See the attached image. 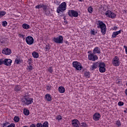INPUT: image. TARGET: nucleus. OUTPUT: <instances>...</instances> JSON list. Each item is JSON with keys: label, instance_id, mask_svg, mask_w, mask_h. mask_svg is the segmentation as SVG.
Instances as JSON below:
<instances>
[{"label": "nucleus", "instance_id": "6", "mask_svg": "<svg viewBox=\"0 0 127 127\" xmlns=\"http://www.w3.org/2000/svg\"><path fill=\"white\" fill-rule=\"evenodd\" d=\"M53 41L55 42V43H58L59 44L63 43V36H59V37L57 38H54Z\"/></svg>", "mask_w": 127, "mask_h": 127}, {"label": "nucleus", "instance_id": "7", "mask_svg": "<svg viewBox=\"0 0 127 127\" xmlns=\"http://www.w3.org/2000/svg\"><path fill=\"white\" fill-rule=\"evenodd\" d=\"M112 64L114 66H120V59L118 56H115L112 60Z\"/></svg>", "mask_w": 127, "mask_h": 127}, {"label": "nucleus", "instance_id": "54", "mask_svg": "<svg viewBox=\"0 0 127 127\" xmlns=\"http://www.w3.org/2000/svg\"><path fill=\"white\" fill-rule=\"evenodd\" d=\"M118 29V27L117 26H114L113 28V30H116Z\"/></svg>", "mask_w": 127, "mask_h": 127}, {"label": "nucleus", "instance_id": "44", "mask_svg": "<svg viewBox=\"0 0 127 127\" xmlns=\"http://www.w3.org/2000/svg\"><path fill=\"white\" fill-rule=\"evenodd\" d=\"M19 37H22V38H23V39H25V35H22L21 34H19Z\"/></svg>", "mask_w": 127, "mask_h": 127}, {"label": "nucleus", "instance_id": "29", "mask_svg": "<svg viewBox=\"0 0 127 127\" xmlns=\"http://www.w3.org/2000/svg\"><path fill=\"white\" fill-rule=\"evenodd\" d=\"M19 117L17 116H15L14 118V121L15 123H18V122H19Z\"/></svg>", "mask_w": 127, "mask_h": 127}, {"label": "nucleus", "instance_id": "9", "mask_svg": "<svg viewBox=\"0 0 127 127\" xmlns=\"http://www.w3.org/2000/svg\"><path fill=\"white\" fill-rule=\"evenodd\" d=\"M105 15L108 16V17H109L110 18H115L117 15L115 13L111 12L110 10H108L106 13Z\"/></svg>", "mask_w": 127, "mask_h": 127}, {"label": "nucleus", "instance_id": "40", "mask_svg": "<svg viewBox=\"0 0 127 127\" xmlns=\"http://www.w3.org/2000/svg\"><path fill=\"white\" fill-rule=\"evenodd\" d=\"M124 102L122 101H120L118 102V106H120V107H122V106H124Z\"/></svg>", "mask_w": 127, "mask_h": 127}, {"label": "nucleus", "instance_id": "31", "mask_svg": "<svg viewBox=\"0 0 127 127\" xmlns=\"http://www.w3.org/2000/svg\"><path fill=\"white\" fill-rule=\"evenodd\" d=\"M80 125L82 127H88V125H87V124H86V123L85 122H82L80 124Z\"/></svg>", "mask_w": 127, "mask_h": 127}, {"label": "nucleus", "instance_id": "13", "mask_svg": "<svg viewBox=\"0 0 127 127\" xmlns=\"http://www.w3.org/2000/svg\"><path fill=\"white\" fill-rule=\"evenodd\" d=\"M2 53L5 55H10L11 54V50L7 48H4L2 51Z\"/></svg>", "mask_w": 127, "mask_h": 127}, {"label": "nucleus", "instance_id": "39", "mask_svg": "<svg viewBox=\"0 0 127 127\" xmlns=\"http://www.w3.org/2000/svg\"><path fill=\"white\" fill-rule=\"evenodd\" d=\"M42 4H39L35 6V8H42Z\"/></svg>", "mask_w": 127, "mask_h": 127}, {"label": "nucleus", "instance_id": "51", "mask_svg": "<svg viewBox=\"0 0 127 127\" xmlns=\"http://www.w3.org/2000/svg\"><path fill=\"white\" fill-rule=\"evenodd\" d=\"M30 127H36V125L34 124H32L30 126Z\"/></svg>", "mask_w": 127, "mask_h": 127}, {"label": "nucleus", "instance_id": "48", "mask_svg": "<svg viewBox=\"0 0 127 127\" xmlns=\"http://www.w3.org/2000/svg\"><path fill=\"white\" fill-rule=\"evenodd\" d=\"M28 67V69L29 70V71H31V70H33V66H32V65H29Z\"/></svg>", "mask_w": 127, "mask_h": 127}, {"label": "nucleus", "instance_id": "25", "mask_svg": "<svg viewBox=\"0 0 127 127\" xmlns=\"http://www.w3.org/2000/svg\"><path fill=\"white\" fill-rule=\"evenodd\" d=\"M22 27L24 29H28V28H30V26L27 24L24 23L22 25Z\"/></svg>", "mask_w": 127, "mask_h": 127}, {"label": "nucleus", "instance_id": "20", "mask_svg": "<svg viewBox=\"0 0 127 127\" xmlns=\"http://www.w3.org/2000/svg\"><path fill=\"white\" fill-rule=\"evenodd\" d=\"M59 91L61 94H63V93H65V88L63 86H60L59 87Z\"/></svg>", "mask_w": 127, "mask_h": 127}, {"label": "nucleus", "instance_id": "26", "mask_svg": "<svg viewBox=\"0 0 127 127\" xmlns=\"http://www.w3.org/2000/svg\"><path fill=\"white\" fill-rule=\"evenodd\" d=\"M6 14V13L5 11H0V18H1L2 16H4V15H5Z\"/></svg>", "mask_w": 127, "mask_h": 127}, {"label": "nucleus", "instance_id": "4", "mask_svg": "<svg viewBox=\"0 0 127 127\" xmlns=\"http://www.w3.org/2000/svg\"><path fill=\"white\" fill-rule=\"evenodd\" d=\"M67 14L70 17H78L79 15L78 12L74 10H69Z\"/></svg>", "mask_w": 127, "mask_h": 127}, {"label": "nucleus", "instance_id": "8", "mask_svg": "<svg viewBox=\"0 0 127 127\" xmlns=\"http://www.w3.org/2000/svg\"><path fill=\"white\" fill-rule=\"evenodd\" d=\"M101 62H96L93 64L92 65H91V71H94V70H95V69H96V68H100V66H101Z\"/></svg>", "mask_w": 127, "mask_h": 127}, {"label": "nucleus", "instance_id": "22", "mask_svg": "<svg viewBox=\"0 0 127 127\" xmlns=\"http://www.w3.org/2000/svg\"><path fill=\"white\" fill-rule=\"evenodd\" d=\"M33 57H34V58H38V57H39V54H38V53L36 52H33L32 54Z\"/></svg>", "mask_w": 127, "mask_h": 127}, {"label": "nucleus", "instance_id": "27", "mask_svg": "<svg viewBox=\"0 0 127 127\" xmlns=\"http://www.w3.org/2000/svg\"><path fill=\"white\" fill-rule=\"evenodd\" d=\"M90 74L91 73L89 71H85L84 72V76H85V77H87V78H90Z\"/></svg>", "mask_w": 127, "mask_h": 127}, {"label": "nucleus", "instance_id": "34", "mask_svg": "<svg viewBox=\"0 0 127 127\" xmlns=\"http://www.w3.org/2000/svg\"><path fill=\"white\" fill-rule=\"evenodd\" d=\"M88 10L89 13H92V12H93V7H92V6L89 7L88 8Z\"/></svg>", "mask_w": 127, "mask_h": 127}, {"label": "nucleus", "instance_id": "42", "mask_svg": "<svg viewBox=\"0 0 127 127\" xmlns=\"http://www.w3.org/2000/svg\"><path fill=\"white\" fill-rule=\"evenodd\" d=\"M63 19H64V23L65 24H67L68 23V22L67 20H66V16H64Z\"/></svg>", "mask_w": 127, "mask_h": 127}, {"label": "nucleus", "instance_id": "45", "mask_svg": "<svg viewBox=\"0 0 127 127\" xmlns=\"http://www.w3.org/2000/svg\"><path fill=\"white\" fill-rule=\"evenodd\" d=\"M15 63H16V64H19V63H20V60L16 59L15 60Z\"/></svg>", "mask_w": 127, "mask_h": 127}, {"label": "nucleus", "instance_id": "41", "mask_svg": "<svg viewBox=\"0 0 127 127\" xmlns=\"http://www.w3.org/2000/svg\"><path fill=\"white\" fill-rule=\"evenodd\" d=\"M54 3L56 4V5H59V4H60V2L58 1L57 0H56L54 1Z\"/></svg>", "mask_w": 127, "mask_h": 127}, {"label": "nucleus", "instance_id": "36", "mask_svg": "<svg viewBox=\"0 0 127 127\" xmlns=\"http://www.w3.org/2000/svg\"><path fill=\"white\" fill-rule=\"evenodd\" d=\"M51 87L52 86L50 85V84L46 85V89L47 91H50V90H51Z\"/></svg>", "mask_w": 127, "mask_h": 127}, {"label": "nucleus", "instance_id": "60", "mask_svg": "<svg viewBox=\"0 0 127 127\" xmlns=\"http://www.w3.org/2000/svg\"><path fill=\"white\" fill-rule=\"evenodd\" d=\"M23 127H29L27 126H23Z\"/></svg>", "mask_w": 127, "mask_h": 127}, {"label": "nucleus", "instance_id": "50", "mask_svg": "<svg viewBox=\"0 0 127 127\" xmlns=\"http://www.w3.org/2000/svg\"><path fill=\"white\" fill-rule=\"evenodd\" d=\"M124 48H125V51L126 52V54L127 55V46H124Z\"/></svg>", "mask_w": 127, "mask_h": 127}, {"label": "nucleus", "instance_id": "24", "mask_svg": "<svg viewBox=\"0 0 127 127\" xmlns=\"http://www.w3.org/2000/svg\"><path fill=\"white\" fill-rule=\"evenodd\" d=\"M23 114L24 115H25V116H29V110H28V109L24 108L23 109Z\"/></svg>", "mask_w": 127, "mask_h": 127}, {"label": "nucleus", "instance_id": "56", "mask_svg": "<svg viewBox=\"0 0 127 127\" xmlns=\"http://www.w3.org/2000/svg\"><path fill=\"white\" fill-rule=\"evenodd\" d=\"M125 94L127 96V89H126L125 90Z\"/></svg>", "mask_w": 127, "mask_h": 127}, {"label": "nucleus", "instance_id": "17", "mask_svg": "<svg viewBox=\"0 0 127 127\" xmlns=\"http://www.w3.org/2000/svg\"><path fill=\"white\" fill-rule=\"evenodd\" d=\"M121 32H122V30H119L118 31L114 32L112 35V38H116L117 37V35H119V34H121Z\"/></svg>", "mask_w": 127, "mask_h": 127}, {"label": "nucleus", "instance_id": "2", "mask_svg": "<svg viewBox=\"0 0 127 127\" xmlns=\"http://www.w3.org/2000/svg\"><path fill=\"white\" fill-rule=\"evenodd\" d=\"M97 28H100L102 35H105L107 33V26L102 20H98L96 22Z\"/></svg>", "mask_w": 127, "mask_h": 127}, {"label": "nucleus", "instance_id": "16", "mask_svg": "<svg viewBox=\"0 0 127 127\" xmlns=\"http://www.w3.org/2000/svg\"><path fill=\"white\" fill-rule=\"evenodd\" d=\"M93 54H101V49H100V48L97 47H95L93 51Z\"/></svg>", "mask_w": 127, "mask_h": 127}, {"label": "nucleus", "instance_id": "62", "mask_svg": "<svg viewBox=\"0 0 127 127\" xmlns=\"http://www.w3.org/2000/svg\"><path fill=\"white\" fill-rule=\"evenodd\" d=\"M118 83H120V81H118Z\"/></svg>", "mask_w": 127, "mask_h": 127}, {"label": "nucleus", "instance_id": "47", "mask_svg": "<svg viewBox=\"0 0 127 127\" xmlns=\"http://www.w3.org/2000/svg\"><path fill=\"white\" fill-rule=\"evenodd\" d=\"M45 49L48 51H49V50H50V48L49 47V45H46Z\"/></svg>", "mask_w": 127, "mask_h": 127}, {"label": "nucleus", "instance_id": "30", "mask_svg": "<svg viewBox=\"0 0 127 127\" xmlns=\"http://www.w3.org/2000/svg\"><path fill=\"white\" fill-rule=\"evenodd\" d=\"M44 12L47 16H49L50 14V10H48V9L44 11Z\"/></svg>", "mask_w": 127, "mask_h": 127}, {"label": "nucleus", "instance_id": "58", "mask_svg": "<svg viewBox=\"0 0 127 127\" xmlns=\"http://www.w3.org/2000/svg\"><path fill=\"white\" fill-rule=\"evenodd\" d=\"M28 64H29V65H30V64H31V62H29Z\"/></svg>", "mask_w": 127, "mask_h": 127}, {"label": "nucleus", "instance_id": "53", "mask_svg": "<svg viewBox=\"0 0 127 127\" xmlns=\"http://www.w3.org/2000/svg\"><path fill=\"white\" fill-rule=\"evenodd\" d=\"M91 34H92V35H95V31L91 30Z\"/></svg>", "mask_w": 127, "mask_h": 127}, {"label": "nucleus", "instance_id": "38", "mask_svg": "<svg viewBox=\"0 0 127 127\" xmlns=\"http://www.w3.org/2000/svg\"><path fill=\"white\" fill-rule=\"evenodd\" d=\"M36 127H43L42 124L38 123L36 125Z\"/></svg>", "mask_w": 127, "mask_h": 127}, {"label": "nucleus", "instance_id": "33", "mask_svg": "<svg viewBox=\"0 0 127 127\" xmlns=\"http://www.w3.org/2000/svg\"><path fill=\"white\" fill-rule=\"evenodd\" d=\"M56 120H57V121H61V120H62V116H61V115L57 116L56 118Z\"/></svg>", "mask_w": 127, "mask_h": 127}, {"label": "nucleus", "instance_id": "32", "mask_svg": "<svg viewBox=\"0 0 127 127\" xmlns=\"http://www.w3.org/2000/svg\"><path fill=\"white\" fill-rule=\"evenodd\" d=\"M43 127H48L49 126V124H48V122H45L43 125Z\"/></svg>", "mask_w": 127, "mask_h": 127}, {"label": "nucleus", "instance_id": "28", "mask_svg": "<svg viewBox=\"0 0 127 127\" xmlns=\"http://www.w3.org/2000/svg\"><path fill=\"white\" fill-rule=\"evenodd\" d=\"M47 7H48L47 5L42 4V8H43L44 11H45V10H46L48 9Z\"/></svg>", "mask_w": 127, "mask_h": 127}, {"label": "nucleus", "instance_id": "35", "mask_svg": "<svg viewBox=\"0 0 127 127\" xmlns=\"http://www.w3.org/2000/svg\"><path fill=\"white\" fill-rule=\"evenodd\" d=\"M116 125L118 127H121V126H122V123H121V121L119 120L116 122Z\"/></svg>", "mask_w": 127, "mask_h": 127}, {"label": "nucleus", "instance_id": "21", "mask_svg": "<svg viewBox=\"0 0 127 127\" xmlns=\"http://www.w3.org/2000/svg\"><path fill=\"white\" fill-rule=\"evenodd\" d=\"M21 102H22V103L24 104L23 106H25V105H27V99L25 97L22 98L21 100Z\"/></svg>", "mask_w": 127, "mask_h": 127}, {"label": "nucleus", "instance_id": "3", "mask_svg": "<svg viewBox=\"0 0 127 127\" xmlns=\"http://www.w3.org/2000/svg\"><path fill=\"white\" fill-rule=\"evenodd\" d=\"M72 66H73V67H74V68H75L76 70H77L78 71L82 70V68H83L81 63H80L77 61L73 62L72 63Z\"/></svg>", "mask_w": 127, "mask_h": 127}, {"label": "nucleus", "instance_id": "57", "mask_svg": "<svg viewBox=\"0 0 127 127\" xmlns=\"http://www.w3.org/2000/svg\"><path fill=\"white\" fill-rule=\"evenodd\" d=\"M28 61H29V62H31V61H32V60L31 59H29L28 60Z\"/></svg>", "mask_w": 127, "mask_h": 127}, {"label": "nucleus", "instance_id": "46", "mask_svg": "<svg viewBox=\"0 0 127 127\" xmlns=\"http://www.w3.org/2000/svg\"><path fill=\"white\" fill-rule=\"evenodd\" d=\"M48 71L50 73H52V72H53V68H52V67H50L48 69Z\"/></svg>", "mask_w": 127, "mask_h": 127}, {"label": "nucleus", "instance_id": "61", "mask_svg": "<svg viewBox=\"0 0 127 127\" xmlns=\"http://www.w3.org/2000/svg\"><path fill=\"white\" fill-rule=\"evenodd\" d=\"M91 51H88V53H91Z\"/></svg>", "mask_w": 127, "mask_h": 127}, {"label": "nucleus", "instance_id": "59", "mask_svg": "<svg viewBox=\"0 0 127 127\" xmlns=\"http://www.w3.org/2000/svg\"><path fill=\"white\" fill-rule=\"evenodd\" d=\"M79 1H83L84 0H78Z\"/></svg>", "mask_w": 127, "mask_h": 127}, {"label": "nucleus", "instance_id": "43", "mask_svg": "<svg viewBox=\"0 0 127 127\" xmlns=\"http://www.w3.org/2000/svg\"><path fill=\"white\" fill-rule=\"evenodd\" d=\"M7 127H15V124L11 123L10 125H8Z\"/></svg>", "mask_w": 127, "mask_h": 127}, {"label": "nucleus", "instance_id": "49", "mask_svg": "<svg viewBox=\"0 0 127 127\" xmlns=\"http://www.w3.org/2000/svg\"><path fill=\"white\" fill-rule=\"evenodd\" d=\"M3 64V60L0 59V65H2Z\"/></svg>", "mask_w": 127, "mask_h": 127}, {"label": "nucleus", "instance_id": "1", "mask_svg": "<svg viewBox=\"0 0 127 127\" xmlns=\"http://www.w3.org/2000/svg\"><path fill=\"white\" fill-rule=\"evenodd\" d=\"M67 8V4L66 2H63L57 7V12L59 13L61 16H65V14L63 12Z\"/></svg>", "mask_w": 127, "mask_h": 127}, {"label": "nucleus", "instance_id": "11", "mask_svg": "<svg viewBox=\"0 0 127 127\" xmlns=\"http://www.w3.org/2000/svg\"><path fill=\"white\" fill-rule=\"evenodd\" d=\"M12 61L9 59H5L3 60V64L6 66H11Z\"/></svg>", "mask_w": 127, "mask_h": 127}, {"label": "nucleus", "instance_id": "55", "mask_svg": "<svg viewBox=\"0 0 127 127\" xmlns=\"http://www.w3.org/2000/svg\"><path fill=\"white\" fill-rule=\"evenodd\" d=\"M65 44H66L67 45H69V42H68V41H66Z\"/></svg>", "mask_w": 127, "mask_h": 127}, {"label": "nucleus", "instance_id": "37", "mask_svg": "<svg viewBox=\"0 0 127 127\" xmlns=\"http://www.w3.org/2000/svg\"><path fill=\"white\" fill-rule=\"evenodd\" d=\"M2 26L5 27L6 25H7V22L6 21H4L2 22Z\"/></svg>", "mask_w": 127, "mask_h": 127}, {"label": "nucleus", "instance_id": "18", "mask_svg": "<svg viewBox=\"0 0 127 127\" xmlns=\"http://www.w3.org/2000/svg\"><path fill=\"white\" fill-rule=\"evenodd\" d=\"M45 99L48 102H51V101H52V97L50 95V94H47L45 95Z\"/></svg>", "mask_w": 127, "mask_h": 127}, {"label": "nucleus", "instance_id": "52", "mask_svg": "<svg viewBox=\"0 0 127 127\" xmlns=\"http://www.w3.org/2000/svg\"><path fill=\"white\" fill-rule=\"evenodd\" d=\"M4 40H0V43H1V44H4Z\"/></svg>", "mask_w": 127, "mask_h": 127}, {"label": "nucleus", "instance_id": "19", "mask_svg": "<svg viewBox=\"0 0 127 127\" xmlns=\"http://www.w3.org/2000/svg\"><path fill=\"white\" fill-rule=\"evenodd\" d=\"M33 103V99L31 98H27V105H31Z\"/></svg>", "mask_w": 127, "mask_h": 127}, {"label": "nucleus", "instance_id": "23", "mask_svg": "<svg viewBox=\"0 0 127 127\" xmlns=\"http://www.w3.org/2000/svg\"><path fill=\"white\" fill-rule=\"evenodd\" d=\"M21 90V86L20 85H16L15 86L14 90L16 92H19Z\"/></svg>", "mask_w": 127, "mask_h": 127}, {"label": "nucleus", "instance_id": "15", "mask_svg": "<svg viewBox=\"0 0 127 127\" xmlns=\"http://www.w3.org/2000/svg\"><path fill=\"white\" fill-rule=\"evenodd\" d=\"M93 120L94 121H98L100 119H101V115L99 113H95L93 116Z\"/></svg>", "mask_w": 127, "mask_h": 127}, {"label": "nucleus", "instance_id": "14", "mask_svg": "<svg viewBox=\"0 0 127 127\" xmlns=\"http://www.w3.org/2000/svg\"><path fill=\"white\" fill-rule=\"evenodd\" d=\"M71 125L72 127H78L79 126H80V122L79 121H78V120L74 119L71 121Z\"/></svg>", "mask_w": 127, "mask_h": 127}, {"label": "nucleus", "instance_id": "12", "mask_svg": "<svg viewBox=\"0 0 127 127\" xmlns=\"http://www.w3.org/2000/svg\"><path fill=\"white\" fill-rule=\"evenodd\" d=\"M106 64L104 63H101L99 66V72L100 73H105L106 72Z\"/></svg>", "mask_w": 127, "mask_h": 127}, {"label": "nucleus", "instance_id": "5", "mask_svg": "<svg viewBox=\"0 0 127 127\" xmlns=\"http://www.w3.org/2000/svg\"><path fill=\"white\" fill-rule=\"evenodd\" d=\"M26 42L28 45H32L34 42V39L32 36H28L26 38Z\"/></svg>", "mask_w": 127, "mask_h": 127}, {"label": "nucleus", "instance_id": "10", "mask_svg": "<svg viewBox=\"0 0 127 127\" xmlns=\"http://www.w3.org/2000/svg\"><path fill=\"white\" fill-rule=\"evenodd\" d=\"M88 59L91 61H96V60H98V56L97 55H95L94 53L89 54L88 55Z\"/></svg>", "mask_w": 127, "mask_h": 127}]
</instances>
